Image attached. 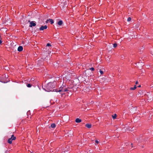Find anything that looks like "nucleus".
Here are the masks:
<instances>
[{"mask_svg": "<svg viewBox=\"0 0 153 153\" xmlns=\"http://www.w3.org/2000/svg\"><path fill=\"white\" fill-rule=\"evenodd\" d=\"M49 22H51V24H52L54 22L53 20L51 19H49Z\"/></svg>", "mask_w": 153, "mask_h": 153, "instance_id": "9b49d317", "label": "nucleus"}, {"mask_svg": "<svg viewBox=\"0 0 153 153\" xmlns=\"http://www.w3.org/2000/svg\"><path fill=\"white\" fill-rule=\"evenodd\" d=\"M27 86L29 88L31 86V85L30 84H27Z\"/></svg>", "mask_w": 153, "mask_h": 153, "instance_id": "ddd939ff", "label": "nucleus"}, {"mask_svg": "<svg viewBox=\"0 0 153 153\" xmlns=\"http://www.w3.org/2000/svg\"><path fill=\"white\" fill-rule=\"evenodd\" d=\"M90 70H91L92 71H93L94 70V68H90Z\"/></svg>", "mask_w": 153, "mask_h": 153, "instance_id": "a211bd4d", "label": "nucleus"}, {"mask_svg": "<svg viewBox=\"0 0 153 153\" xmlns=\"http://www.w3.org/2000/svg\"><path fill=\"white\" fill-rule=\"evenodd\" d=\"M51 85V83H49L48 85H47V86H48V87H49V86H50Z\"/></svg>", "mask_w": 153, "mask_h": 153, "instance_id": "4468645a", "label": "nucleus"}, {"mask_svg": "<svg viewBox=\"0 0 153 153\" xmlns=\"http://www.w3.org/2000/svg\"><path fill=\"white\" fill-rule=\"evenodd\" d=\"M131 20V18L130 17H129L128 18V19H127V21L128 22H129V21H130Z\"/></svg>", "mask_w": 153, "mask_h": 153, "instance_id": "f3484780", "label": "nucleus"}, {"mask_svg": "<svg viewBox=\"0 0 153 153\" xmlns=\"http://www.w3.org/2000/svg\"><path fill=\"white\" fill-rule=\"evenodd\" d=\"M57 24L58 25H60L62 24L63 22L62 21L60 20L58 22Z\"/></svg>", "mask_w": 153, "mask_h": 153, "instance_id": "0eeeda50", "label": "nucleus"}, {"mask_svg": "<svg viewBox=\"0 0 153 153\" xmlns=\"http://www.w3.org/2000/svg\"><path fill=\"white\" fill-rule=\"evenodd\" d=\"M117 115L116 114H115L114 115L112 116V117L113 119H115L116 118Z\"/></svg>", "mask_w": 153, "mask_h": 153, "instance_id": "f8f14e48", "label": "nucleus"}, {"mask_svg": "<svg viewBox=\"0 0 153 153\" xmlns=\"http://www.w3.org/2000/svg\"><path fill=\"white\" fill-rule=\"evenodd\" d=\"M95 142L96 143H97V144L99 143L98 141V140H96L95 141Z\"/></svg>", "mask_w": 153, "mask_h": 153, "instance_id": "412c9836", "label": "nucleus"}, {"mask_svg": "<svg viewBox=\"0 0 153 153\" xmlns=\"http://www.w3.org/2000/svg\"><path fill=\"white\" fill-rule=\"evenodd\" d=\"M28 22H30V21H28Z\"/></svg>", "mask_w": 153, "mask_h": 153, "instance_id": "a878e982", "label": "nucleus"}, {"mask_svg": "<svg viewBox=\"0 0 153 153\" xmlns=\"http://www.w3.org/2000/svg\"><path fill=\"white\" fill-rule=\"evenodd\" d=\"M49 21V19H47L46 21L45 22L46 23H48V22Z\"/></svg>", "mask_w": 153, "mask_h": 153, "instance_id": "6ab92c4d", "label": "nucleus"}, {"mask_svg": "<svg viewBox=\"0 0 153 153\" xmlns=\"http://www.w3.org/2000/svg\"><path fill=\"white\" fill-rule=\"evenodd\" d=\"M51 128H54L56 127V124L55 123H53L51 124Z\"/></svg>", "mask_w": 153, "mask_h": 153, "instance_id": "1a4fd4ad", "label": "nucleus"}, {"mask_svg": "<svg viewBox=\"0 0 153 153\" xmlns=\"http://www.w3.org/2000/svg\"><path fill=\"white\" fill-rule=\"evenodd\" d=\"M47 46H51V45L49 43H48L47 44Z\"/></svg>", "mask_w": 153, "mask_h": 153, "instance_id": "aec40b11", "label": "nucleus"}, {"mask_svg": "<svg viewBox=\"0 0 153 153\" xmlns=\"http://www.w3.org/2000/svg\"><path fill=\"white\" fill-rule=\"evenodd\" d=\"M100 73L101 74H103V72L102 71H101V70H100Z\"/></svg>", "mask_w": 153, "mask_h": 153, "instance_id": "dca6fc26", "label": "nucleus"}, {"mask_svg": "<svg viewBox=\"0 0 153 153\" xmlns=\"http://www.w3.org/2000/svg\"><path fill=\"white\" fill-rule=\"evenodd\" d=\"M85 126L88 128H91V124H86V125H85Z\"/></svg>", "mask_w": 153, "mask_h": 153, "instance_id": "6e6552de", "label": "nucleus"}, {"mask_svg": "<svg viewBox=\"0 0 153 153\" xmlns=\"http://www.w3.org/2000/svg\"><path fill=\"white\" fill-rule=\"evenodd\" d=\"M30 25L29 26L30 27H32L33 26H35L36 25V24L33 21L31 22H30Z\"/></svg>", "mask_w": 153, "mask_h": 153, "instance_id": "7ed1b4c3", "label": "nucleus"}, {"mask_svg": "<svg viewBox=\"0 0 153 153\" xmlns=\"http://www.w3.org/2000/svg\"><path fill=\"white\" fill-rule=\"evenodd\" d=\"M5 76L6 77V75H5Z\"/></svg>", "mask_w": 153, "mask_h": 153, "instance_id": "393cba45", "label": "nucleus"}, {"mask_svg": "<svg viewBox=\"0 0 153 153\" xmlns=\"http://www.w3.org/2000/svg\"><path fill=\"white\" fill-rule=\"evenodd\" d=\"M0 81L1 82H3V81H1L0 80ZM4 83H5V82H4Z\"/></svg>", "mask_w": 153, "mask_h": 153, "instance_id": "5701e85b", "label": "nucleus"}, {"mask_svg": "<svg viewBox=\"0 0 153 153\" xmlns=\"http://www.w3.org/2000/svg\"><path fill=\"white\" fill-rule=\"evenodd\" d=\"M1 37V36H0V37Z\"/></svg>", "mask_w": 153, "mask_h": 153, "instance_id": "bb28decb", "label": "nucleus"}, {"mask_svg": "<svg viewBox=\"0 0 153 153\" xmlns=\"http://www.w3.org/2000/svg\"><path fill=\"white\" fill-rule=\"evenodd\" d=\"M136 85H135L134 87H133V88H130V89L131 90H134L135 89H136Z\"/></svg>", "mask_w": 153, "mask_h": 153, "instance_id": "9d476101", "label": "nucleus"}, {"mask_svg": "<svg viewBox=\"0 0 153 153\" xmlns=\"http://www.w3.org/2000/svg\"><path fill=\"white\" fill-rule=\"evenodd\" d=\"M117 46V45L116 44H113V47L114 48H116Z\"/></svg>", "mask_w": 153, "mask_h": 153, "instance_id": "2eb2a0df", "label": "nucleus"}, {"mask_svg": "<svg viewBox=\"0 0 153 153\" xmlns=\"http://www.w3.org/2000/svg\"><path fill=\"white\" fill-rule=\"evenodd\" d=\"M68 91L67 89L66 88H60V89L58 91V92H60V91H63V92H65L66 91Z\"/></svg>", "mask_w": 153, "mask_h": 153, "instance_id": "20e7f679", "label": "nucleus"}, {"mask_svg": "<svg viewBox=\"0 0 153 153\" xmlns=\"http://www.w3.org/2000/svg\"><path fill=\"white\" fill-rule=\"evenodd\" d=\"M16 137H14V135H12L11 136V137L8 139V142L10 144L12 143V140H15L16 139Z\"/></svg>", "mask_w": 153, "mask_h": 153, "instance_id": "f257e3e1", "label": "nucleus"}, {"mask_svg": "<svg viewBox=\"0 0 153 153\" xmlns=\"http://www.w3.org/2000/svg\"><path fill=\"white\" fill-rule=\"evenodd\" d=\"M75 121L76 123H79L81 121V120L79 119L78 118H77L76 119Z\"/></svg>", "mask_w": 153, "mask_h": 153, "instance_id": "423d86ee", "label": "nucleus"}, {"mask_svg": "<svg viewBox=\"0 0 153 153\" xmlns=\"http://www.w3.org/2000/svg\"><path fill=\"white\" fill-rule=\"evenodd\" d=\"M1 42H2L1 41V40H0V44H1Z\"/></svg>", "mask_w": 153, "mask_h": 153, "instance_id": "4be33fe9", "label": "nucleus"}, {"mask_svg": "<svg viewBox=\"0 0 153 153\" xmlns=\"http://www.w3.org/2000/svg\"><path fill=\"white\" fill-rule=\"evenodd\" d=\"M23 49V47L22 46H19L18 48V51H22Z\"/></svg>", "mask_w": 153, "mask_h": 153, "instance_id": "39448f33", "label": "nucleus"}, {"mask_svg": "<svg viewBox=\"0 0 153 153\" xmlns=\"http://www.w3.org/2000/svg\"><path fill=\"white\" fill-rule=\"evenodd\" d=\"M137 83H138L137 82H137H136V84H137Z\"/></svg>", "mask_w": 153, "mask_h": 153, "instance_id": "b1692460", "label": "nucleus"}, {"mask_svg": "<svg viewBox=\"0 0 153 153\" xmlns=\"http://www.w3.org/2000/svg\"><path fill=\"white\" fill-rule=\"evenodd\" d=\"M47 25H45L44 26H42L40 28L39 30H43L44 29H46L47 28Z\"/></svg>", "mask_w": 153, "mask_h": 153, "instance_id": "f03ea898", "label": "nucleus"}]
</instances>
